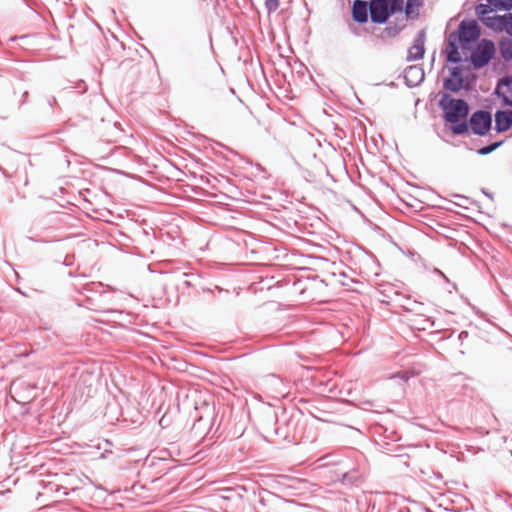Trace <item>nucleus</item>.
<instances>
[{
    "mask_svg": "<svg viewBox=\"0 0 512 512\" xmlns=\"http://www.w3.org/2000/svg\"><path fill=\"white\" fill-rule=\"evenodd\" d=\"M469 123L473 134L484 136L491 129L492 116L488 111L478 110L471 115Z\"/></svg>",
    "mask_w": 512,
    "mask_h": 512,
    "instance_id": "423d86ee",
    "label": "nucleus"
},
{
    "mask_svg": "<svg viewBox=\"0 0 512 512\" xmlns=\"http://www.w3.org/2000/svg\"><path fill=\"white\" fill-rule=\"evenodd\" d=\"M405 27V23L402 21L401 24L390 22L387 27L384 28L382 34L389 38L396 37Z\"/></svg>",
    "mask_w": 512,
    "mask_h": 512,
    "instance_id": "a211bd4d",
    "label": "nucleus"
},
{
    "mask_svg": "<svg viewBox=\"0 0 512 512\" xmlns=\"http://www.w3.org/2000/svg\"><path fill=\"white\" fill-rule=\"evenodd\" d=\"M423 4V0H407L404 8L406 18H414L415 16H418L419 9Z\"/></svg>",
    "mask_w": 512,
    "mask_h": 512,
    "instance_id": "f3484780",
    "label": "nucleus"
},
{
    "mask_svg": "<svg viewBox=\"0 0 512 512\" xmlns=\"http://www.w3.org/2000/svg\"><path fill=\"white\" fill-rule=\"evenodd\" d=\"M439 106L444 111L445 121L451 124L453 134L462 135L468 132L469 126L465 119L469 113V106L465 100L449 98L444 94Z\"/></svg>",
    "mask_w": 512,
    "mask_h": 512,
    "instance_id": "f03ea898",
    "label": "nucleus"
},
{
    "mask_svg": "<svg viewBox=\"0 0 512 512\" xmlns=\"http://www.w3.org/2000/svg\"><path fill=\"white\" fill-rule=\"evenodd\" d=\"M292 502L287 501L275 494L268 493L259 500L257 512H290Z\"/></svg>",
    "mask_w": 512,
    "mask_h": 512,
    "instance_id": "39448f33",
    "label": "nucleus"
},
{
    "mask_svg": "<svg viewBox=\"0 0 512 512\" xmlns=\"http://www.w3.org/2000/svg\"><path fill=\"white\" fill-rule=\"evenodd\" d=\"M83 299L78 303L79 306H84L89 310L101 313L114 311L112 306L113 292L105 288L101 282H90L85 284L80 290Z\"/></svg>",
    "mask_w": 512,
    "mask_h": 512,
    "instance_id": "f257e3e1",
    "label": "nucleus"
},
{
    "mask_svg": "<svg viewBox=\"0 0 512 512\" xmlns=\"http://www.w3.org/2000/svg\"><path fill=\"white\" fill-rule=\"evenodd\" d=\"M352 19L358 24L368 21V5L363 0H355L352 5Z\"/></svg>",
    "mask_w": 512,
    "mask_h": 512,
    "instance_id": "4468645a",
    "label": "nucleus"
},
{
    "mask_svg": "<svg viewBox=\"0 0 512 512\" xmlns=\"http://www.w3.org/2000/svg\"><path fill=\"white\" fill-rule=\"evenodd\" d=\"M504 21H505V14L482 17L481 22L487 28H489L495 32H501V31H503Z\"/></svg>",
    "mask_w": 512,
    "mask_h": 512,
    "instance_id": "2eb2a0df",
    "label": "nucleus"
},
{
    "mask_svg": "<svg viewBox=\"0 0 512 512\" xmlns=\"http://www.w3.org/2000/svg\"><path fill=\"white\" fill-rule=\"evenodd\" d=\"M264 391L273 399L284 398L288 393V382L275 374H270L262 379Z\"/></svg>",
    "mask_w": 512,
    "mask_h": 512,
    "instance_id": "20e7f679",
    "label": "nucleus"
},
{
    "mask_svg": "<svg viewBox=\"0 0 512 512\" xmlns=\"http://www.w3.org/2000/svg\"><path fill=\"white\" fill-rule=\"evenodd\" d=\"M403 78L408 87H416L422 83L425 78L424 70L419 65L408 66L404 70Z\"/></svg>",
    "mask_w": 512,
    "mask_h": 512,
    "instance_id": "9b49d317",
    "label": "nucleus"
},
{
    "mask_svg": "<svg viewBox=\"0 0 512 512\" xmlns=\"http://www.w3.org/2000/svg\"><path fill=\"white\" fill-rule=\"evenodd\" d=\"M369 13L373 23L385 24L391 16L388 0H371L369 3Z\"/></svg>",
    "mask_w": 512,
    "mask_h": 512,
    "instance_id": "6e6552de",
    "label": "nucleus"
},
{
    "mask_svg": "<svg viewBox=\"0 0 512 512\" xmlns=\"http://www.w3.org/2000/svg\"><path fill=\"white\" fill-rule=\"evenodd\" d=\"M451 78L444 80V87L451 92H458L463 87V76L462 71L458 67H454L450 72Z\"/></svg>",
    "mask_w": 512,
    "mask_h": 512,
    "instance_id": "ddd939ff",
    "label": "nucleus"
},
{
    "mask_svg": "<svg viewBox=\"0 0 512 512\" xmlns=\"http://www.w3.org/2000/svg\"><path fill=\"white\" fill-rule=\"evenodd\" d=\"M457 40H458V38L456 37V33L455 32L451 33L449 36L447 47H446V54H448L449 52H455L458 50V47L456 44Z\"/></svg>",
    "mask_w": 512,
    "mask_h": 512,
    "instance_id": "5701e85b",
    "label": "nucleus"
},
{
    "mask_svg": "<svg viewBox=\"0 0 512 512\" xmlns=\"http://www.w3.org/2000/svg\"><path fill=\"white\" fill-rule=\"evenodd\" d=\"M458 41L462 46L475 42L480 37V27L476 20H463L458 26Z\"/></svg>",
    "mask_w": 512,
    "mask_h": 512,
    "instance_id": "0eeeda50",
    "label": "nucleus"
},
{
    "mask_svg": "<svg viewBox=\"0 0 512 512\" xmlns=\"http://www.w3.org/2000/svg\"><path fill=\"white\" fill-rule=\"evenodd\" d=\"M412 377V374L409 371H399L395 373L391 378H398L403 382H407Z\"/></svg>",
    "mask_w": 512,
    "mask_h": 512,
    "instance_id": "bb28decb",
    "label": "nucleus"
},
{
    "mask_svg": "<svg viewBox=\"0 0 512 512\" xmlns=\"http://www.w3.org/2000/svg\"><path fill=\"white\" fill-rule=\"evenodd\" d=\"M499 53L501 58L505 62H510L512 60V40L509 38H503L499 42Z\"/></svg>",
    "mask_w": 512,
    "mask_h": 512,
    "instance_id": "dca6fc26",
    "label": "nucleus"
},
{
    "mask_svg": "<svg viewBox=\"0 0 512 512\" xmlns=\"http://www.w3.org/2000/svg\"><path fill=\"white\" fill-rule=\"evenodd\" d=\"M495 54V45L492 40L482 39L473 49L470 56L471 64L480 69L489 64Z\"/></svg>",
    "mask_w": 512,
    "mask_h": 512,
    "instance_id": "7ed1b4c3",
    "label": "nucleus"
},
{
    "mask_svg": "<svg viewBox=\"0 0 512 512\" xmlns=\"http://www.w3.org/2000/svg\"><path fill=\"white\" fill-rule=\"evenodd\" d=\"M503 31L512 36V13L505 14Z\"/></svg>",
    "mask_w": 512,
    "mask_h": 512,
    "instance_id": "b1692460",
    "label": "nucleus"
},
{
    "mask_svg": "<svg viewBox=\"0 0 512 512\" xmlns=\"http://www.w3.org/2000/svg\"><path fill=\"white\" fill-rule=\"evenodd\" d=\"M420 472H421L422 474H427V473H426L424 470H422V469L420 470Z\"/></svg>",
    "mask_w": 512,
    "mask_h": 512,
    "instance_id": "c85d7f7f",
    "label": "nucleus"
},
{
    "mask_svg": "<svg viewBox=\"0 0 512 512\" xmlns=\"http://www.w3.org/2000/svg\"><path fill=\"white\" fill-rule=\"evenodd\" d=\"M493 10L492 6L488 4H479L476 6V14L482 21V17L489 16L488 14Z\"/></svg>",
    "mask_w": 512,
    "mask_h": 512,
    "instance_id": "aec40b11",
    "label": "nucleus"
},
{
    "mask_svg": "<svg viewBox=\"0 0 512 512\" xmlns=\"http://www.w3.org/2000/svg\"><path fill=\"white\" fill-rule=\"evenodd\" d=\"M494 94L501 100L503 106H512V76L499 79Z\"/></svg>",
    "mask_w": 512,
    "mask_h": 512,
    "instance_id": "1a4fd4ad",
    "label": "nucleus"
},
{
    "mask_svg": "<svg viewBox=\"0 0 512 512\" xmlns=\"http://www.w3.org/2000/svg\"><path fill=\"white\" fill-rule=\"evenodd\" d=\"M54 103H56L55 97H52L51 100H49V104L52 106Z\"/></svg>",
    "mask_w": 512,
    "mask_h": 512,
    "instance_id": "cd10ccee",
    "label": "nucleus"
},
{
    "mask_svg": "<svg viewBox=\"0 0 512 512\" xmlns=\"http://www.w3.org/2000/svg\"><path fill=\"white\" fill-rule=\"evenodd\" d=\"M502 143L503 141L492 142L489 145L480 148L477 152L479 155H488L496 150Z\"/></svg>",
    "mask_w": 512,
    "mask_h": 512,
    "instance_id": "412c9836",
    "label": "nucleus"
},
{
    "mask_svg": "<svg viewBox=\"0 0 512 512\" xmlns=\"http://www.w3.org/2000/svg\"><path fill=\"white\" fill-rule=\"evenodd\" d=\"M425 40L426 33L424 30L418 31L416 34L413 45L408 49L407 61H417L424 57L425 54Z\"/></svg>",
    "mask_w": 512,
    "mask_h": 512,
    "instance_id": "9d476101",
    "label": "nucleus"
},
{
    "mask_svg": "<svg viewBox=\"0 0 512 512\" xmlns=\"http://www.w3.org/2000/svg\"><path fill=\"white\" fill-rule=\"evenodd\" d=\"M447 61L448 62H451V63H454V64H458L462 61V58L460 56V53L459 51H455V52H449L447 54Z\"/></svg>",
    "mask_w": 512,
    "mask_h": 512,
    "instance_id": "a878e982",
    "label": "nucleus"
},
{
    "mask_svg": "<svg viewBox=\"0 0 512 512\" xmlns=\"http://www.w3.org/2000/svg\"><path fill=\"white\" fill-rule=\"evenodd\" d=\"M264 4L268 14L274 13L279 8V0H265Z\"/></svg>",
    "mask_w": 512,
    "mask_h": 512,
    "instance_id": "393cba45",
    "label": "nucleus"
},
{
    "mask_svg": "<svg viewBox=\"0 0 512 512\" xmlns=\"http://www.w3.org/2000/svg\"><path fill=\"white\" fill-rule=\"evenodd\" d=\"M487 2L496 10H512V0H487Z\"/></svg>",
    "mask_w": 512,
    "mask_h": 512,
    "instance_id": "6ab92c4d",
    "label": "nucleus"
},
{
    "mask_svg": "<svg viewBox=\"0 0 512 512\" xmlns=\"http://www.w3.org/2000/svg\"><path fill=\"white\" fill-rule=\"evenodd\" d=\"M512 127V110H497L495 113V130L505 132Z\"/></svg>",
    "mask_w": 512,
    "mask_h": 512,
    "instance_id": "f8f14e48",
    "label": "nucleus"
},
{
    "mask_svg": "<svg viewBox=\"0 0 512 512\" xmlns=\"http://www.w3.org/2000/svg\"><path fill=\"white\" fill-rule=\"evenodd\" d=\"M388 7L391 15L397 12H402L403 0H388Z\"/></svg>",
    "mask_w": 512,
    "mask_h": 512,
    "instance_id": "4be33fe9",
    "label": "nucleus"
}]
</instances>
